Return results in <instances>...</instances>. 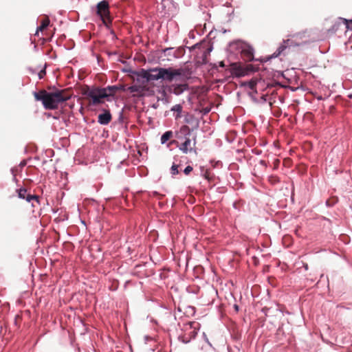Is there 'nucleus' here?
I'll list each match as a JSON object with an SVG mask.
<instances>
[{"label": "nucleus", "instance_id": "1", "mask_svg": "<svg viewBox=\"0 0 352 352\" xmlns=\"http://www.w3.org/2000/svg\"><path fill=\"white\" fill-rule=\"evenodd\" d=\"M36 100L42 101L45 109H56L60 102L68 100L71 94L67 89L57 90L48 93L45 89L34 93Z\"/></svg>", "mask_w": 352, "mask_h": 352}, {"label": "nucleus", "instance_id": "2", "mask_svg": "<svg viewBox=\"0 0 352 352\" xmlns=\"http://www.w3.org/2000/svg\"><path fill=\"white\" fill-rule=\"evenodd\" d=\"M82 94L85 96L87 100L89 101V104L92 106H98L104 103V99L107 100V95L105 90L100 87L89 88L83 90Z\"/></svg>", "mask_w": 352, "mask_h": 352}, {"label": "nucleus", "instance_id": "3", "mask_svg": "<svg viewBox=\"0 0 352 352\" xmlns=\"http://www.w3.org/2000/svg\"><path fill=\"white\" fill-rule=\"evenodd\" d=\"M184 141L180 144L177 145L179 149L184 154H187L188 153H194L197 154L196 149V144H197V137L194 136L191 140L190 136L184 138Z\"/></svg>", "mask_w": 352, "mask_h": 352}, {"label": "nucleus", "instance_id": "4", "mask_svg": "<svg viewBox=\"0 0 352 352\" xmlns=\"http://www.w3.org/2000/svg\"><path fill=\"white\" fill-rule=\"evenodd\" d=\"M184 74V69L182 68L180 69H174L173 67L168 68H163L162 67V73L160 76L162 77V80L172 82L177 77L183 76Z\"/></svg>", "mask_w": 352, "mask_h": 352}, {"label": "nucleus", "instance_id": "5", "mask_svg": "<svg viewBox=\"0 0 352 352\" xmlns=\"http://www.w3.org/2000/svg\"><path fill=\"white\" fill-rule=\"evenodd\" d=\"M97 13L101 17L104 23L108 25L111 23L108 2L102 1L98 3L97 5Z\"/></svg>", "mask_w": 352, "mask_h": 352}, {"label": "nucleus", "instance_id": "6", "mask_svg": "<svg viewBox=\"0 0 352 352\" xmlns=\"http://www.w3.org/2000/svg\"><path fill=\"white\" fill-rule=\"evenodd\" d=\"M292 45V39L288 38L286 40H284L279 45V47L277 48L276 52L273 53L272 55V58H276L282 54H285V51L287 48H289Z\"/></svg>", "mask_w": 352, "mask_h": 352}, {"label": "nucleus", "instance_id": "7", "mask_svg": "<svg viewBox=\"0 0 352 352\" xmlns=\"http://www.w3.org/2000/svg\"><path fill=\"white\" fill-rule=\"evenodd\" d=\"M188 88V85L184 84H172L167 87V90L170 93L175 95H179L182 94Z\"/></svg>", "mask_w": 352, "mask_h": 352}, {"label": "nucleus", "instance_id": "8", "mask_svg": "<svg viewBox=\"0 0 352 352\" xmlns=\"http://www.w3.org/2000/svg\"><path fill=\"white\" fill-rule=\"evenodd\" d=\"M230 71L232 74L238 77L243 76L246 74L245 69L239 63H233L230 64Z\"/></svg>", "mask_w": 352, "mask_h": 352}, {"label": "nucleus", "instance_id": "9", "mask_svg": "<svg viewBox=\"0 0 352 352\" xmlns=\"http://www.w3.org/2000/svg\"><path fill=\"white\" fill-rule=\"evenodd\" d=\"M102 89L105 90L107 95V101H111L109 98L113 96L119 91H124V87L123 85H113L102 88Z\"/></svg>", "mask_w": 352, "mask_h": 352}, {"label": "nucleus", "instance_id": "10", "mask_svg": "<svg viewBox=\"0 0 352 352\" xmlns=\"http://www.w3.org/2000/svg\"><path fill=\"white\" fill-rule=\"evenodd\" d=\"M193 130V129H190L188 125H182L176 132L175 136L178 140H182L184 138L190 136Z\"/></svg>", "mask_w": 352, "mask_h": 352}, {"label": "nucleus", "instance_id": "11", "mask_svg": "<svg viewBox=\"0 0 352 352\" xmlns=\"http://www.w3.org/2000/svg\"><path fill=\"white\" fill-rule=\"evenodd\" d=\"M18 195L19 198L25 199L28 202H30L32 200H35L38 202V196L28 194L25 188H20L18 190Z\"/></svg>", "mask_w": 352, "mask_h": 352}, {"label": "nucleus", "instance_id": "12", "mask_svg": "<svg viewBox=\"0 0 352 352\" xmlns=\"http://www.w3.org/2000/svg\"><path fill=\"white\" fill-rule=\"evenodd\" d=\"M241 55L245 61H252L254 59V50L248 46L243 48L241 51Z\"/></svg>", "mask_w": 352, "mask_h": 352}, {"label": "nucleus", "instance_id": "13", "mask_svg": "<svg viewBox=\"0 0 352 352\" xmlns=\"http://www.w3.org/2000/svg\"><path fill=\"white\" fill-rule=\"evenodd\" d=\"M111 119L112 116L109 111H105L103 113L99 114L98 122L100 124L107 125L111 121Z\"/></svg>", "mask_w": 352, "mask_h": 352}, {"label": "nucleus", "instance_id": "14", "mask_svg": "<svg viewBox=\"0 0 352 352\" xmlns=\"http://www.w3.org/2000/svg\"><path fill=\"white\" fill-rule=\"evenodd\" d=\"M162 73V67H155L150 69V81L158 80L162 79L161 76Z\"/></svg>", "mask_w": 352, "mask_h": 352}, {"label": "nucleus", "instance_id": "15", "mask_svg": "<svg viewBox=\"0 0 352 352\" xmlns=\"http://www.w3.org/2000/svg\"><path fill=\"white\" fill-rule=\"evenodd\" d=\"M186 123L192 125L193 129H197L199 127V120L193 115H187L184 119Z\"/></svg>", "mask_w": 352, "mask_h": 352}, {"label": "nucleus", "instance_id": "16", "mask_svg": "<svg viewBox=\"0 0 352 352\" xmlns=\"http://www.w3.org/2000/svg\"><path fill=\"white\" fill-rule=\"evenodd\" d=\"M138 76L142 78H145L147 82H150V69H142L138 72Z\"/></svg>", "mask_w": 352, "mask_h": 352}, {"label": "nucleus", "instance_id": "17", "mask_svg": "<svg viewBox=\"0 0 352 352\" xmlns=\"http://www.w3.org/2000/svg\"><path fill=\"white\" fill-rule=\"evenodd\" d=\"M173 136V133L172 131H166L161 137V143L165 144L168 140L172 138Z\"/></svg>", "mask_w": 352, "mask_h": 352}, {"label": "nucleus", "instance_id": "18", "mask_svg": "<svg viewBox=\"0 0 352 352\" xmlns=\"http://www.w3.org/2000/svg\"><path fill=\"white\" fill-rule=\"evenodd\" d=\"M50 19L47 16L45 17L42 21H41V25L37 29V32L38 31H43L50 24Z\"/></svg>", "mask_w": 352, "mask_h": 352}, {"label": "nucleus", "instance_id": "19", "mask_svg": "<svg viewBox=\"0 0 352 352\" xmlns=\"http://www.w3.org/2000/svg\"><path fill=\"white\" fill-rule=\"evenodd\" d=\"M128 89L129 90V91L131 93H137L138 94H142V93L143 91V89L141 87L138 86V85L131 86L128 88Z\"/></svg>", "mask_w": 352, "mask_h": 352}, {"label": "nucleus", "instance_id": "20", "mask_svg": "<svg viewBox=\"0 0 352 352\" xmlns=\"http://www.w3.org/2000/svg\"><path fill=\"white\" fill-rule=\"evenodd\" d=\"M171 111H176L177 113L175 118L177 119L180 117V113L182 111V106L181 104H175L171 108Z\"/></svg>", "mask_w": 352, "mask_h": 352}, {"label": "nucleus", "instance_id": "21", "mask_svg": "<svg viewBox=\"0 0 352 352\" xmlns=\"http://www.w3.org/2000/svg\"><path fill=\"white\" fill-rule=\"evenodd\" d=\"M204 177L208 180L209 182L212 181L214 177V175L210 173L208 170H206V171L204 174Z\"/></svg>", "mask_w": 352, "mask_h": 352}, {"label": "nucleus", "instance_id": "22", "mask_svg": "<svg viewBox=\"0 0 352 352\" xmlns=\"http://www.w3.org/2000/svg\"><path fill=\"white\" fill-rule=\"evenodd\" d=\"M179 165L177 164H173L170 168V173L173 175H177L179 173L178 170Z\"/></svg>", "mask_w": 352, "mask_h": 352}, {"label": "nucleus", "instance_id": "23", "mask_svg": "<svg viewBox=\"0 0 352 352\" xmlns=\"http://www.w3.org/2000/svg\"><path fill=\"white\" fill-rule=\"evenodd\" d=\"M192 170L193 168L191 166H187L184 170V173L185 175H188L192 171Z\"/></svg>", "mask_w": 352, "mask_h": 352}, {"label": "nucleus", "instance_id": "24", "mask_svg": "<svg viewBox=\"0 0 352 352\" xmlns=\"http://www.w3.org/2000/svg\"><path fill=\"white\" fill-rule=\"evenodd\" d=\"M347 28L352 30V20L344 19Z\"/></svg>", "mask_w": 352, "mask_h": 352}, {"label": "nucleus", "instance_id": "25", "mask_svg": "<svg viewBox=\"0 0 352 352\" xmlns=\"http://www.w3.org/2000/svg\"><path fill=\"white\" fill-rule=\"evenodd\" d=\"M45 74H46V72H45V69L41 70L38 73L39 79H42L44 77V76L45 75Z\"/></svg>", "mask_w": 352, "mask_h": 352}, {"label": "nucleus", "instance_id": "26", "mask_svg": "<svg viewBox=\"0 0 352 352\" xmlns=\"http://www.w3.org/2000/svg\"><path fill=\"white\" fill-rule=\"evenodd\" d=\"M280 111L279 109H277V111H274V115L276 116V117H279L280 116Z\"/></svg>", "mask_w": 352, "mask_h": 352}, {"label": "nucleus", "instance_id": "27", "mask_svg": "<svg viewBox=\"0 0 352 352\" xmlns=\"http://www.w3.org/2000/svg\"><path fill=\"white\" fill-rule=\"evenodd\" d=\"M255 86H256V83L254 82H250L249 83V87L252 90L255 88Z\"/></svg>", "mask_w": 352, "mask_h": 352}, {"label": "nucleus", "instance_id": "28", "mask_svg": "<svg viewBox=\"0 0 352 352\" xmlns=\"http://www.w3.org/2000/svg\"><path fill=\"white\" fill-rule=\"evenodd\" d=\"M267 97L268 96L267 95H263L261 98L263 100V101H267Z\"/></svg>", "mask_w": 352, "mask_h": 352}, {"label": "nucleus", "instance_id": "29", "mask_svg": "<svg viewBox=\"0 0 352 352\" xmlns=\"http://www.w3.org/2000/svg\"><path fill=\"white\" fill-rule=\"evenodd\" d=\"M210 110V109H209V108H205L203 109L202 111L204 112V114H206V113H209Z\"/></svg>", "mask_w": 352, "mask_h": 352}, {"label": "nucleus", "instance_id": "30", "mask_svg": "<svg viewBox=\"0 0 352 352\" xmlns=\"http://www.w3.org/2000/svg\"><path fill=\"white\" fill-rule=\"evenodd\" d=\"M303 267L305 268V270H308L309 267H308L307 263H304L303 264Z\"/></svg>", "mask_w": 352, "mask_h": 352}, {"label": "nucleus", "instance_id": "31", "mask_svg": "<svg viewBox=\"0 0 352 352\" xmlns=\"http://www.w3.org/2000/svg\"><path fill=\"white\" fill-rule=\"evenodd\" d=\"M298 43H296V42L292 39V46H298Z\"/></svg>", "mask_w": 352, "mask_h": 352}, {"label": "nucleus", "instance_id": "32", "mask_svg": "<svg viewBox=\"0 0 352 352\" xmlns=\"http://www.w3.org/2000/svg\"><path fill=\"white\" fill-rule=\"evenodd\" d=\"M270 106L273 108V102L271 101V100L269 101Z\"/></svg>", "mask_w": 352, "mask_h": 352}, {"label": "nucleus", "instance_id": "33", "mask_svg": "<svg viewBox=\"0 0 352 352\" xmlns=\"http://www.w3.org/2000/svg\"><path fill=\"white\" fill-rule=\"evenodd\" d=\"M327 206H331V204H330V201L329 200L327 201Z\"/></svg>", "mask_w": 352, "mask_h": 352}, {"label": "nucleus", "instance_id": "34", "mask_svg": "<svg viewBox=\"0 0 352 352\" xmlns=\"http://www.w3.org/2000/svg\"><path fill=\"white\" fill-rule=\"evenodd\" d=\"M220 66H221V67H223V66H224V64H223V62H221V63H220Z\"/></svg>", "mask_w": 352, "mask_h": 352}, {"label": "nucleus", "instance_id": "35", "mask_svg": "<svg viewBox=\"0 0 352 352\" xmlns=\"http://www.w3.org/2000/svg\"><path fill=\"white\" fill-rule=\"evenodd\" d=\"M206 342H208V344L210 346H211V344L209 343L208 340L207 338H206Z\"/></svg>", "mask_w": 352, "mask_h": 352}, {"label": "nucleus", "instance_id": "36", "mask_svg": "<svg viewBox=\"0 0 352 352\" xmlns=\"http://www.w3.org/2000/svg\"><path fill=\"white\" fill-rule=\"evenodd\" d=\"M261 164H265V162H264V161H263V160H261Z\"/></svg>", "mask_w": 352, "mask_h": 352}, {"label": "nucleus", "instance_id": "37", "mask_svg": "<svg viewBox=\"0 0 352 352\" xmlns=\"http://www.w3.org/2000/svg\"><path fill=\"white\" fill-rule=\"evenodd\" d=\"M172 143L178 144V142H176V141H175V140H174V141H173V142H172Z\"/></svg>", "mask_w": 352, "mask_h": 352}, {"label": "nucleus", "instance_id": "38", "mask_svg": "<svg viewBox=\"0 0 352 352\" xmlns=\"http://www.w3.org/2000/svg\"><path fill=\"white\" fill-rule=\"evenodd\" d=\"M183 342H186V343H188V340H183Z\"/></svg>", "mask_w": 352, "mask_h": 352}, {"label": "nucleus", "instance_id": "39", "mask_svg": "<svg viewBox=\"0 0 352 352\" xmlns=\"http://www.w3.org/2000/svg\"><path fill=\"white\" fill-rule=\"evenodd\" d=\"M234 307H235V309H238V307H237V305H235Z\"/></svg>", "mask_w": 352, "mask_h": 352}]
</instances>
